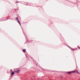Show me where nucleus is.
I'll use <instances>...</instances> for the list:
<instances>
[{
	"instance_id": "f257e3e1",
	"label": "nucleus",
	"mask_w": 80,
	"mask_h": 80,
	"mask_svg": "<svg viewBox=\"0 0 80 80\" xmlns=\"http://www.w3.org/2000/svg\"><path fill=\"white\" fill-rule=\"evenodd\" d=\"M14 72L16 73H19L20 72V70L18 68H15L14 69Z\"/></svg>"
},
{
	"instance_id": "f03ea898",
	"label": "nucleus",
	"mask_w": 80,
	"mask_h": 80,
	"mask_svg": "<svg viewBox=\"0 0 80 80\" xmlns=\"http://www.w3.org/2000/svg\"><path fill=\"white\" fill-rule=\"evenodd\" d=\"M16 19L17 20L18 22L19 23V25H20V26H21V23H20V21H19V20H18V18H16Z\"/></svg>"
},
{
	"instance_id": "7ed1b4c3",
	"label": "nucleus",
	"mask_w": 80,
	"mask_h": 80,
	"mask_svg": "<svg viewBox=\"0 0 80 80\" xmlns=\"http://www.w3.org/2000/svg\"><path fill=\"white\" fill-rule=\"evenodd\" d=\"M73 73H75V72H76V73H78L79 74L80 73L79 72H78L77 70H75L73 71H72Z\"/></svg>"
},
{
	"instance_id": "20e7f679",
	"label": "nucleus",
	"mask_w": 80,
	"mask_h": 80,
	"mask_svg": "<svg viewBox=\"0 0 80 80\" xmlns=\"http://www.w3.org/2000/svg\"><path fill=\"white\" fill-rule=\"evenodd\" d=\"M72 72H73V71L68 72V74H70V73H72Z\"/></svg>"
},
{
	"instance_id": "39448f33",
	"label": "nucleus",
	"mask_w": 80,
	"mask_h": 80,
	"mask_svg": "<svg viewBox=\"0 0 80 80\" xmlns=\"http://www.w3.org/2000/svg\"><path fill=\"white\" fill-rule=\"evenodd\" d=\"M15 74V72H12V73H11V75H14V74Z\"/></svg>"
},
{
	"instance_id": "423d86ee",
	"label": "nucleus",
	"mask_w": 80,
	"mask_h": 80,
	"mask_svg": "<svg viewBox=\"0 0 80 80\" xmlns=\"http://www.w3.org/2000/svg\"><path fill=\"white\" fill-rule=\"evenodd\" d=\"M23 52H24V53H25V52H26V50H25V49H24L23 50H22Z\"/></svg>"
},
{
	"instance_id": "0eeeda50",
	"label": "nucleus",
	"mask_w": 80,
	"mask_h": 80,
	"mask_svg": "<svg viewBox=\"0 0 80 80\" xmlns=\"http://www.w3.org/2000/svg\"><path fill=\"white\" fill-rule=\"evenodd\" d=\"M69 47V48H71V50H73V51L75 50H74V49H72V48H70V47Z\"/></svg>"
},
{
	"instance_id": "6e6552de",
	"label": "nucleus",
	"mask_w": 80,
	"mask_h": 80,
	"mask_svg": "<svg viewBox=\"0 0 80 80\" xmlns=\"http://www.w3.org/2000/svg\"><path fill=\"white\" fill-rule=\"evenodd\" d=\"M10 71H11V72H12V70L11 69V70H10Z\"/></svg>"
},
{
	"instance_id": "1a4fd4ad",
	"label": "nucleus",
	"mask_w": 80,
	"mask_h": 80,
	"mask_svg": "<svg viewBox=\"0 0 80 80\" xmlns=\"http://www.w3.org/2000/svg\"><path fill=\"white\" fill-rule=\"evenodd\" d=\"M78 47L80 49V47Z\"/></svg>"
}]
</instances>
